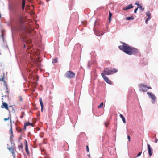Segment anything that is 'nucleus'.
Here are the masks:
<instances>
[{"label": "nucleus", "instance_id": "f257e3e1", "mask_svg": "<svg viewBox=\"0 0 158 158\" xmlns=\"http://www.w3.org/2000/svg\"><path fill=\"white\" fill-rule=\"evenodd\" d=\"M123 45L119 46V49L128 55H135L138 53V50L136 48L130 47L126 44L123 43Z\"/></svg>", "mask_w": 158, "mask_h": 158}, {"label": "nucleus", "instance_id": "f03ea898", "mask_svg": "<svg viewBox=\"0 0 158 158\" xmlns=\"http://www.w3.org/2000/svg\"><path fill=\"white\" fill-rule=\"evenodd\" d=\"M11 31L12 34L15 33L17 31H20L21 32L25 34L29 33L30 31L28 29L24 24L21 23L19 24H18L15 26H12Z\"/></svg>", "mask_w": 158, "mask_h": 158}, {"label": "nucleus", "instance_id": "7ed1b4c3", "mask_svg": "<svg viewBox=\"0 0 158 158\" xmlns=\"http://www.w3.org/2000/svg\"><path fill=\"white\" fill-rule=\"evenodd\" d=\"M117 71L118 70L115 68L110 67L105 68L102 73H104L105 75H110L116 73Z\"/></svg>", "mask_w": 158, "mask_h": 158}, {"label": "nucleus", "instance_id": "20e7f679", "mask_svg": "<svg viewBox=\"0 0 158 158\" xmlns=\"http://www.w3.org/2000/svg\"><path fill=\"white\" fill-rule=\"evenodd\" d=\"M147 94L149 98L151 99L152 103L154 104L156 99V98L155 95L152 92H147Z\"/></svg>", "mask_w": 158, "mask_h": 158}, {"label": "nucleus", "instance_id": "39448f33", "mask_svg": "<svg viewBox=\"0 0 158 158\" xmlns=\"http://www.w3.org/2000/svg\"><path fill=\"white\" fill-rule=\"evenodd\" d=\"M151 89V88L150 87H148L146 84H141L139 86V90L141 91L146 92L147 91L148 89Z\"/></svg>", "mask_w": 158, "mask_h": 158}, {"label": "nucleus", "instance_id": "423d86ee", "mask_svg": "<svg viewBox=\"0 0 158 158\" xmlns=\"http://www.w3.org/2000/svg\"><path fill=\"white\" fill-rule=\"evenodd\" d=\"M75 73L70 71L67 72L65 73L66 77L69 79L73 78L75 76Z\"/></svg>", "mask_w": 158, "mask_h": 158}, {"label": "nucleus", "instance_id": "0eeeda50", "mask_svg": "<svg viewBox=\"0 0 158 158\" xmlns=\"http://www.w3.org/2000/svg\"><path fill=\"white\" fill-rule=\"evenodd\" d=\"M101 74L102 77L106 82L110 84H112L111 81L109 79L108 77L106 76L105 74L104 73H102Z\"/></svg>", "mask_w": 158, "mask_h": 158}, {"label": "nucleus", "instance_id": "6e6552de", "mask_svg": "<svg viewBox=\"0 0 158 158\" xmlns=\"http://www.w3.org/2000/svg\"><path fill=\"white\" fill-rule=\"evenodd\" d=\"M147 147L149 155L150 156H151L153 153V149L151 147L150 145L148 144H147Z\"/></svg>", "mask_w": 158, "mask_h": 158}, {"label": "nucleus", "instance_id": "1a4fd4ad", "mask_svg": "<svg viewBox=\"0 0 158 158\" xmlns=\"http://www.w3.org/2000/svg\"><path fill=\"white\" fill-rule=\"evenodd\" d=\"M7 148L9 150L10 152L12 154L14 158H15V153L13 147H11L8 148Z\"/></svg>", "mask_w": 158, "mask_h": 158}, {"label": "nucleus", "instance_id": "9d476101", "mask_svg": "<svg viewBox=\"0 0 158 158\" xmlns=\"http://www.w3.org/2000/svg\"><path fill=\"white\" fill-rule=\"evenodd\" d=\"M134 6L132 4H130L124 8L123 10H127L128 9H131L133 8Z\"/></svg>", "mask_w": 158, "mask_h": 158}, {"label": "nucleus", "instance_id": "9b49d317", "mask_svg": "<svg viewBox=\"0 0 158 158\" xmlns=\"http://www.w3.org/2000/svg\"><path fill=\"white\" fill-rule=\"evenodd\" d=\"M39 101H40L41 107V111H42L43 109L44 105H43V103L42 102V98H40Z\"/></svg>", "mask_w": 158, "mask_h": 158}, {"label": "nucleus", "instance_id": "f8f14e48", "mask_svg": "<svg viewBox=\"0 0 158 158\" xmlns=\"http://www.w3.org/2000/svg\"><path fill=\"white\" fill-rule=\"evenodd\" d=\"M134 19V18L133 16H131V17H127L126 18V19L127 20H133Z\"/></svg>", "mask_w": 158, "mask_h": 158}, {"label": "nucleus", "instance_id": "ddd939ff", "mask_svg": "<svg viewBox=\"0 0 158 158\" xmlns=\"http://www.w3.org/2000/svg\"><path fill=\"white\" fill-rule=\"evenodd\" d=\"M119 116L120 117L122 118L123 122V123H125L126 120L122 114H120Z\"/></svg>", "mask_w": 158, "mask_h": 158}, {"label": "nucleus", "instance_id": "4468645a", "mask_svg": "<svg viewBox=\"0 0 158 158\" xmlns=\"http://www.w3.org/2000/svg\"><path fill=\"white\" fill-rule=\"evenodd\" d=\"M25 124V126H28L31 125L33 126V124L32 123H31L29 122H28L27 123H26L24 124Z\"/></svg>", "mask_w": 158, "mask_h": 158}, {"label": "nucleus", "instance_id": "2eb2a0df", "mask_svg": "<svg viewBox=\"0 0 158 158\" xmlns=\"http://www.w3.org/2000/svg\"><path fill=\"white\" fill-rule=\"evenodd\" d=\"M3 105L4 107L6 109H8V105L6 103H3Z\"/></svg>", "mask_w": 158, "mask_h": 158}, {"label": "nucleus", "instance_id": "dca6fc26", "mask_svg": "<svg viewBox=\"0 0 158 158\" xmlns=\"http://www.w3.org/2000/svg\"><path fill=\"white\" fill-rule=\"evenodd\" d=\"M112 15L111 13L110 12V11H109V21L110 22V21Z\"/></svg>", "mask_w": 158, "mask_h": 158}, {"label": "nucleus", "instance_id": "f3484780", "mask_svg": "<svg viewBox=\"0 0 158 158\" xmlns=\"http://www.w3.org/2000/svg\"><path fill=\"white\" fill-rule=\"evenodd\" d=\"M95 35L98 36H100L102 35L103 34V33L101 32H100V33H96L95 32Z\"/></svg>", "mask_w": 158, "mask_h": 158}, {"label": "nucleus", "instance_id": "a211bd4d", "mask_svg": "<svg viewBox=\"0 0 158 158\" xmlns=\"http://www.w3.org/2000/svg\"><path fill=\"white\" fill-rule=\"evenodd\" d=\"M25 149L26 151V152L28 154H29V151L28 148V147H25Z\"/></svg>", "mask_w": 158, "mask_h": 158}, {"label": "nucleus", "instance_id": "6ab92c4d", "mask_svg": "<svg viewBox=\"0 0 158 158\" xmlns=\"http://www.w3.org/2000/svg\"><path fill=\"white\" fill-rule=\"evenodd\" d=\"M146 15L147 16H151V13L150 11H148L146 13Z\"/></svg>", "mask_w": 158, "mask_h": 158}, {"label": "nucleus", "instance_id": "aec40b11", "mask_svg": "<svg viewBox=\"0 0 158 158\" xmlns=\"http://www.w3.org/2000/svg\"><path fill=\"white\" fill-rule=\"evenodd\" d=\"M57 60H58L56 58L53 59L52 60V62L53 63H56L57 62Z\"/></svg>", "mask_w": 158, "mask_h": 158}, {"label": "nucleus", "instance_id": "412c9836", "mask_svg": "<svg viewBox=\"0 0 158 158\" xmlns=\"http://www.w3.org/2000/svg\"><path fill=\"white\" fill-rule=\"evenodd\" d=\"M81 45H80V44H76L75 45V47H74V48L75 49L76 48H77L78 47H81Z\"/></svg>", "mask_w": 158, "mask_h": 158}, {"label": "nucleus", "instance_id": "4be33fe9", "mask_svg": "<svg viewBox=\"0 0 158 158\" xmlns=\"http://www.w3.org/2000/svg\"><path fill=\"white\" fill-rule=\"evenodd\" d=\"M21 39H23V41H27V39L26 38V37L25 36H21Z\"/></svg>", "mask_w": 158, "mask_h": 158}, {"label": "nucleus", "instance_id": "5701e85b", "mask_svg": "<svg viewBox=\"0 0 158 158\" xmlns=\"http://www.w3.org/2000/svg\"><path fill=\"white\" fill-rule=\"evenodd\" d=\"M103 106V103L102 102L98 106V108H101Z\"/></svg>", "mask_w": 158, "mask_h": 158}, {"label": "nucleus", "instance_id": "b1692460", "mask_svg": "<svg viewBox=\"0 0 158 158\" xmlns=\"http://www.w3.org/2000/svg\"><path fill=\"white\" fill-rule=\"evenodd\" d=\"M22 6H25V0H22Z\"/></svg>", "mask_w": 158, "mask_h": 158}, {"label": "nucleus", "instance_id": "393cba45", "mask_svg": "<svg viewBox=\"0 0 158 158\" xmlns=\"http://www.w3.org/2000/svg\"><path fill=\"white\" fill-rule=\"evenodd\" d=\"M19 149V150H21L23 149V147L22 145L19 146L18 147Z\"/></svg>", "mask_w": 158, "mask_h": 158}, {"label": "nucleus", "instance_id": "a878e982", "mask_svg": "<svg viewBox=\"0 0 158 158\" xmlns=\"http://www.w3.org/2000/svg\"><path fill=\"white\" fill-rule=\"evenodd\" d=\"M10 116L9 117H8V118H4V120L5 121H6L7 120H8L9 119V118H10Z\"/></svg>", "mask_w": 158, "mask_h": 158}, {"label": "nucleus", "instance_id": "bb28decb", "mask_svg": "<svg viewBox=\"0 0 158 158\" xmlns=\"http://www.w3.org/2000/svg\"><path fill=\"white\" fill-rule=\"evenodd\" d=\"M142 154V152H139L138 154H137V157H135V158H136V157H139V156H140L141 154Z\"/></svg>", "mask_w": 158, "mask_h": 158}, {"label": "nucleus", "instance_id": "cd10ccee", "mask_svg": "<svg viewBox=\"0 0 158 158\" xmlns=\"http://www.w3.org/2000/svg\"><path fill=\"white\" fill-rule=\"evenodd\" d=\"M26 142L25 143V147H28L27 143V141L26 140Z\"/></svg>", "mask_w": 158, "mask_h": 158}, {"label": "nucleus", "instance_id": "c85d7f7f", "mask_svg": "<svg viewBox=\"0 0 158 158\" xmlns=\"http://www.w3.org/2000/svg\"><path fill=\"white\" fill-rule=\"evenodd\" d=\"M138 7H137L135 10L134 12L135 13H137V11L138 10Z\"/></svg>", "mask_w": 158, "mask_h": 158}, {"label": "nucleus", "instance_id": "c756f323", "mask_svg": "<svg viewBox=\"0 0 158 158\" xmlns=\"http://www.w3.org/2000/svg\"><path fill=\"white\" fill-rule=\"evenodd\" d=\"M127 139H128L129 142L130 141V137L129 135H127Z\"/></svg>", "mask_w": 158, "mask_h": 158}, {"label": "nucleus", "instance_id": "7c9ffc66", "mask_svg": "<svg viewBox=\"0 0 158 158\" xmlns=\"http://www.w3.org/2000/svg\"><path fill=\"white\" fill-rule=\"evenodd\" d=\"M10 133H11V134H12L13 133V131H12V127L11 126V129H10Z\"/></svg>", "mask_w": 158, "mask_h": 158}, {"label": "nucleus", "instance_id": "2f4dec72", "mask_svg": "<svg viewBox=\"0 0 158 158\" xmlns=\"http://www.w3.org/2000/svg\"><path fill=\"white\" fill-rule=\"evenodd\" d=\"M151 18V16H148V18L147 19L148 20H149Z\"/></svg>", "mask_w": 158, "mask_h": 158}, {"label": "nucleus", "instance_id": "473e14b6", "mask_svg": "<svg viewBox=\"0 0 158 158\" xmlns=\"http://www.w3.org/2000/svg\"><path fill=\"white\" fill-rule=\"evenodd\" d=\"M86 150L88 152H89V148L88 146H86Z\"/></svg>", "mask_w": 158, "mask_h": 158}, {"label": "nucleus", "instance_id": "72a5a7b5", "mask_svg": "<svg viewBox=\"0 0 158 158\" xmlns=\"http://www.w3.org/2000/svg\"><path fill=\"white\" fill-rule=\"evenodd\" d=\"M139 7V8L140 10H144V8H142V6H141V5H140V6Z\"/></svg>", "mask_w": 158, "mask_h": 158}, {"label": "nucleus", "instance_id": "f704fd0d", "mask_svg": "<svg viewBox=\"0 0 158 158\" xmlns=\"http://www.w3.org/2000/svg\"><path fill=\"white\" fill-rule=\"evenodd\" d=\"M23 114V112L22 113V115L20 116V118H23V116H24Z\"/></svg>", "mask_w": 158, "mask_h": 158}, {"label": "nucleus", "instance_id": "c9c22d12", "mask_svg": "<svg viewBox=\"0 0 158 158\" xmlns=\"http://www.w3.org/2000/svg\"><path fill=\"white\" fill-rule=\"evenodd\" d=\"M0 80L1 81H4V77H2V78H0Z\"/></svg>", "mask_w": 158, "mask_h": 158}, {"label": "nucleus", "instance_id": "e433bc0d", "mask_svg": "<svg viewBox=\"0 0 158 158\" xmlns=\"http://www.w3.org/2000/svg\"><path fill=\"white\" fill-rule=\"evenodd\" d=\"M26 127H27V126H25V124H24V126L23 129H24L25 130H26Z\"/></svg>", "mask_w": 158, "mask_h": 158}, {"label": "nucleus", "instance_id": "4c0bfd02", "mask_svg": "<svg viewBox=\"0 0 158 158\" xmlns=\"http://www.w3.org/2000/svg\"><path fill=\"white\" fill-rule=\"evenodd\" d=\"M89 62H90L89 61L88 63V68H89L90 67V65H89Z\"/></svg>", "mask_w": 158, "mask_h": 158}, {"label": "nucleus", "instance_id": "58836bf2", "mask_svg": "<svg viewBox=\"0 0 158 158\" xmlns=\"http://www.w3.org/2000/svg\"><path fill=\"white\" fill-rule=\"evenodd\" d=\"M157 141H158V139H157V138H156L155 140V143H157Z\"/></svg>", "mask_w": 158, "mask_h": 158}, {"label": "nucleus", "instance_id": "ea45409f", "mask_svg": "<svg viewBox=\"0 0 158 158\" xmlns=\"http://www.w3.org/2000/svg\"><path fill=\"white\" fill-rule=\"evenodd\" d=\"M148 20L147 19H146V21H145V23H146V24H147L148 23Z\"/></svg>", "mask_w": 158, "mask_h": 158}, {"label": "nucleus", "instance_id": "a19ab883", "mask_svg": "<svg viewBox=\"0 0 158 158\" xmlns=\"http://www.w3.org/2000/svg\"><path fill=\"white\" fill-rule=\"evenodd\" d=\"M25 6H22V8L23 10H24Z\"/></svg>", "mask_w": 158, "mask_h": 158}, {"label": "nucleus", "instance_id": "79ce46f5", "mask_svg": "<svg viewBox=\"0 0 158 158\" xmlns=\"http://www.w3.org/2000/svg\"><path fill=\"white\" fill-rule=\"evenodd\" d=\"M3 33H2V35H1V36H2L3 40V39H3Z\"/></svg>", "mask_w": 158, "mask_h": 158}, {"label": "nucleus", "instance_id": "37998d69", "mask_svg": "<svg viewBox=\"0 0 158 158\" xmlns=\"http://www.w3.org/2000/svg\"><path fill=\"white\" fill-rule=\"evenodd\" d=\"M108 123L107 124L106 123H105V125L106 127H107L108 126Z\"/></svg>", "mask_w": 158, "mask_h": 158}, {"label": "nucleus", "instance_id": "c03bdc74", "mask_svg": "<svg viewBox=\"0 0 158 158\" xmlns=\"http://www.w3.org/2000/svg\"><path fill=\"white\" fill-rule=\"evenodd\" d=\"M19 98L20 101H22V99L21 97H20Z\"/></svg>", "mask_w": 158, "mask_h": 158}, {"label": "nucleus", "instance_id": "a18cd8bd", "mask_svg": "<svg viewBox=\"0 0 158 158\" xmlns=\"http://www.w3.org/2000/svg\"><path fill=\"white\" fill-rule=\"evenodd\" d=\"M135 4L137 5H138V6H139V4L137 3H135Z\"/></svg>", "mask_w": 158, "mask_h": 158}, {"label": "nucleus", "instance_id": "49530a36", "mask_svg": "<svg viewBox=\"0 0 158 158\" xmlns=\"http://www.w3.org/2000/svg\"><path fill=\"white\" fill-rule=\"evenodd\" d=\"M25 47H26V45H25V44H24V48H25Z\"/></svg>", "mask_w": 158, "mask_h": 158}, {"label": "nucleus", "instance_id": "de8ad7c7", "mask_svg": "<svg viewBox=\"0 0 158 158\" xmlns=\"http://www.w3.org/2000/svg\"><path fill=\"white\" fill-rule=\"evenodd\" d=\"M88 156L89 157L90 156V154L88 155Z\"/></svg>", "mask_w": 158, "mask_h": 158}, {"label": "nucleus", "instance_id": "09e8293b", "mask_svg": "<svg viewBox=\"0 0 158 158\" xmlns=\"http://www.w3.org/2000/svg\"><path fill=\"white\" fill-rule=\"evenodd\" d=\"M82 135H84L85 133H81Z\"/></svg>", "mask_w": 158, "mask_h": 158}, {"label": "nucleus", "instance_id": "8fccbe9b", "mask_svg": "<svg viewBox=\"0 0 158 158\" xmlns=\"http://www.w3.org/2000/svg\"><path fill=\"white\" fill-rule=\"evenodd\" d=\"M50 0H46V1H47V2H48L49 1H50Z\"/></svg>", "mask_w": 158, "mask_h": 158}]
</instances>
